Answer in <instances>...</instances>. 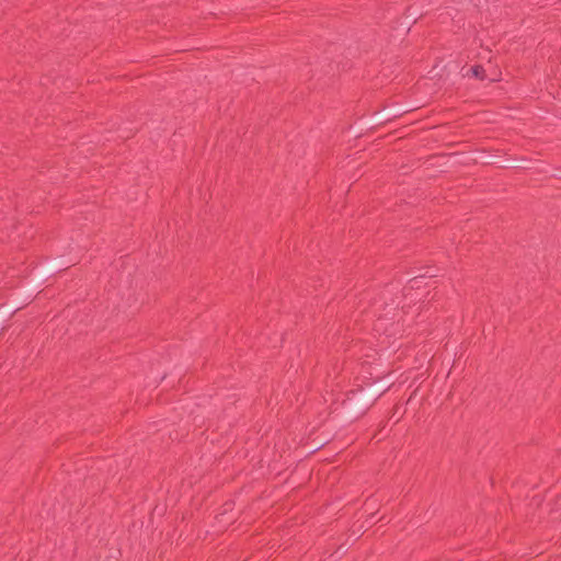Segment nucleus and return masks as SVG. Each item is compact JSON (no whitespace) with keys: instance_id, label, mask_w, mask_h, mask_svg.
<instances>
[{"instance_id":"nucleus-1","label":"nucleus","mask_w":561,"mask_h":561,"mask_svg":"<svg viewBox=\"0 0 561 561\" xmlns=\"http://www.w3.org/2000/svg\"><path fill=\"white\" fill-rule=\"evenodd\" d=\"M471 72L472 76L477 77V78H480L481 77V72H482V68L477 66V67H473L469 70Z\"/></svg>"}]
</instances>
